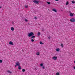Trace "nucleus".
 <instances>
[{
	"mask_svg": "<svg viewBox=\"0 0 75 75\" xmlns=\"http://www.w3.org/2000/svg\"><path fill=\"white\" fill-rule=\"evenodd\" d=\"M52 11H54V12H55V13H57V10L55 9H53Z\"/></svg>",
	"mask_w": 75,
	"mask_h": 75,
	"instance_id": "nucleus-7",
	"label": "nucleus"
},
{
	"mask_svg": "<svg viewBox=\"0 0 75 75\" xmlns=\"http://www.w3.org/2000/svg\"><path fill=\"white\" fill-rule=\"evenodd\" d=\"M12 23L13 24L14 23V22H12Z\"/></svg>",
	"mask_w": 75,
	"mask_h": 75,
	"instance_id": "nucleus-36",
	"label": "nucleus"
},
{
	"mask_svg": "<svg viewBox=\"0 0 75 75\" xmlns=\"http://www.w3.org/2000/svg\"><path fill=\"white\" fill-rule=\"evenodd\" d=\"M25 21L26 22H27V21H28V20L26 19L25 20Z\"/></svg>",
	"mask_w": 75,
	"mask_h": 75,
	"instance_id": "nucleus-27",
	"label": "nucleus"
},
{
	"mask_svg": "<svg viewBox=\"0 0 75 75\" xmlns=\"http://www.w3.org/2000/svg\"><path fill=\"white\" fill-rule=\"evenodd\" d=\"M25 69H22V71H23V72H25Z\"/></svg>",
	"mask_w": 75,
	"mask_h": 75,
	"instance_id": "nucleus-19",
	"label": "nucleus"
},
{
	"mask_svg": "<svg viewBox=\"0 0 75 75\" xmlns=\"http://www.w3.org/2000/svg\"><path fill=\"white\" fill-rule=\"evenodd\" d=\"M74 69L75 70V67H74Z\"/></svg>",
	"mask_w": 75,
	"mask_h": 75,
	"instance_id": "nucleus-33",
	"label": "nucleus"
},
{
	"mask_svg": "<svg viewBox=\"0 0 75 75\" xmlns=\"http://www.w3.org/2000/svg\"><path fill=\"white\" fill-rule=\"evenodd\" d=\"M74 63H75V61H74Z\"/></svg>",
	"mask_w": 75,
	"mask_h": 75,
	"instance_id": "nucleus-38",
	"label": "nucleus"
},
{
	"mask_svg": "<svg viewBox=\"0 0 75 75\" xmlns=\"http://www.w3.org/2000/svg\"><path fill=\"white\" fill-rule=\"evenodd\" d=\"M31 41H32V42H34V39H31Z\"/></svg>",
	"mask_w": 75,
	"mask_h": 75,
	"instance_id": "nucleus-26",
	"label": "nucleus"
},
{
	"mask_svg": "<svg viewBox=\"0 0 75 75\" xmlns=\"http://www.w3.org/2000/svg\"><path fill=\"white\" fill-rule=\"evenodd\" d=\"M40 32H38V36H40Z\"/></svg>",
	"mask_w": 75,
	"mask_h": 75,
	"instance_id": "nucleus-12",
	"label": "nucleus"
},
{
	"mask_svg": "<svg viewBox=\"0 0 75 75\" xmlns=\"http://www.w3.org/2000/svg\"><path fill=\"white\" fill-rule=\"evenodd\" d=\"M16 64L17 66H20V63L18 62H17L16 63Z\"/></svg>",
	"mask_w": 75,
	"mask_h": 75,
	"instance_id": "nucleus-4",
	"label": "nucleus"
},
{
	"mask_svg": "<svg viewBox=\"0 0 75 75\" xmlns=\"http://www.w3.org/2000/svg\"><path fill=\"white\" fill-rule=\"evenodd\" d=\"M70 21H71V22H75V18H72L70 19Z\"/></svg>",
	"mask_w": 75,
	"mask_h": 75,
	"instance_id": "nucleus-3",
	"label": "nucleus"
},
{
	"mask_svg": "<svg viewBox=\"0 0 75 75\" xmlns=\"http://www.w3.org/2000/svg\"><path fill=\"white\" fill-rule=\"evenodd\" d=\"M8 73H10V74H11L12 73L9 70H8L7 71Z\"/></svg>",
	"mask_w": 75,
	"mask_h": 75,
	"instance_id": "nucleus-13",
	"label": "nucleus"
},
{
	"mask_svg": "<svg viewBox=\"0 0 75 75\" xmlns=\"http://www.w3.org/2000/svg\"><path fill=\"white\" fill-rule=\"evenodd\" d=\"M70 16H71V17H72V16H74V14H72V13H70Z\"/></svg>",
	"mask_w": 75,
	"mask_h": 75,
	"instance_id": "nucleus-9",
	"label": "nucleus"
},
{
	"mask_svg": "<svg viewBox=\"0 0 75 75\" xmlns=\"http://www.w3.org/2000/svg\"><path fill=\"white\" fill-rule=\"evenodd\" d=\"M48 40H50V37H48Z\"/></svg>",
	"mask_w": 75,
	"mask_h": 75,
	"instance_id": "nucleus-30",
	"label": "nucleus"
},
{
	"mask_svg": "<svg viewBox=\"0 0 75 75\" xmlns=\"http://www.w3.org/2000/svg\"><path fill=\"white\" fill-rule=\"evenodd\" d=\"M47 3L48 4H51V3H50V2H47Z\"/></svg>",
	"mask_w": 75,
	"mask_h": 75,
	"instance_id": "nucleus-23",
	"label": "nucleus"
},
{
	"mask_svg": "<svg viewBox=\"0 0 75 75\" xmlns=\"http://www.w3.org/2000/svg\"><path fill=\"white\" fill-rule=\"evenodd\" d=\"M56 75H59V73L57 72V73H56Z\"/></svg>",
	"mask_w": 75,
	"mask_h": 75,
	"instance_id": "nucleus-22",
	"label": "nucleus"
},
{
	"mask_svg": "<svg viewBox=\"0 0 75 75\" xmlns=\"http://www.w3.org/2000/svg\"><path fill=\"white\" fill-rule=\"evenodd\" d=\"M36 55H40V53L39 52H38L36 53Z\"/></svg>",
	"mask_w": 75,
	"mask_h": 75,
	"instance_id": "nucleus-16",
	"label": "nucleus"
},
{
	"mask_svg": "<svg viewBox=\"0 0 75 75\" xmlns=\"http://www.w3.org/2000/svg\"><path fill=\"white\" fill-rule=\"evenodd\" d=\"M55 0V1H58V0Z\"/></svg>",
	"mask_w": 75,
	"mask_h": 75,
	"instance_id": "nucleus-35",
	"label": "nucleus"
},
{
	"mask_svg": "<svg viewBox=\"0 0 75 75\" xmlns=\"http://www.w3.org/2000/svg\"><path fill=\"white\" fill-rule=\"evenodd\" d=\"M1 6H0V8H1Z\"/></svg>",
	"mask_w": 75,
	"mask_h": 75,
	"instance_id": "nucleus-37",
	"label": "nucleus"
},
{
	"mask_svg": "<svg viewBox=\"0 0 75 75\" xmlns=\"http://www.w3.org/2000/svg\"><path fill=\"white\" fill-rule=\"evenodd\" d=\"M11 31H13L14 30V28L13 27H11Z\"/></svg>",
	"mask_w": 75,
	"mask_h": 75,
	"instance_id": "nucleus-11",
	"label": "nucleus"
},
{
	"mask_svg": "<svg viewBox=\"0 0 75 75\" xmlns=\"http://www.w3.org/2000/svg\"><path fill=\"white\" fill-rule=\"evenodd\" d=\"M9 44H10V45H13V43L11 42V41H10L9 43Z\"/></svg>",
	"mask_w": 75,
	"mask_h": 75,
	"instance_id": "nucleus-6",
	"label": "nucleus"
},
{
	"mask_svg": "<svg viewBox=\"0 0 75 75\" xmlns=\"http://www.w3.org/2000/svg\"><path fill=\"white\" fill-rule=\"evenodd\" d=\"M53 59H54V60H56L57 59V57H53L52 58Z\"/></svg>",
	"mask_w": 75,
	"mask_h": 75,
	"instance_id": "nucleus-5",
	"label": "nucleus"
},
{
	"mask_svg": "<svg viewBox=\"0 0 75 75\" xmlns=\"http://www.w3.org/2000/svg\"><path fill=\"white\" fill-rule=\"evenodd\" d=\"M69 13H71V11H69Z\"/></svg>",
	"mask_w": 75,
	"mask_h": 75,
	"instance_id": "nucleus-32",
	"label": "nucleus"
},
{
	"mask_svg": "<svg viewBox=\"0 0 75 75\" xmlns=\"http://www.w3.org/2000/svg\"><path fill=\"white\" fill-rule=\"evenodd\" d=\"M59 50H60V49H59V48H57L56 49V51H57L58 52V51H59Z\"/></svg>",
	"mask_w": 75,
	"mask_h": 75,
	"instance_id": "nucleus-8",
	"label": "nucleus"
},
{
	"mask_svg": "<svg viewBox=\"0 0 75 75\" xmlns=\"http://www.w3.org/2000/svg\"><path fill=\"white\" fill-rule=\"evenodd\" d=\"M34 18H35V20H36V19H37V17H34Z\"/></svg>",
	"mask_w": 75,
	"mask_h": 75,
	"instance_id": "nucleus-28",
	"label": "nucleus"
},
{
	"mask_svg": "<svg viewBox=\"0 0 75 75\" xmlns=\"http://www.w3.org/2000/svg\"><path fill=\"white\" fill-rule=\"evenodd\" d=\"M61 46L62 47V48H63L64 47V46H63V44H61Z\"/></svg>",
	"mask_w": 75,
	"mask_h": 75,
	"instance_id": "nucleus-17",
	"label": "nucleus"
},
{
	"mask_svg": "<svg viewBox=\"0 0 75 75\" xmlns=\"http://www.w3.org/2000/svg\"><path fill=\"white\" fill-rule=\"evenodd\" d=\"M34 35V34L33 33V32H30V33H29L28 34V37H31V36H33Z\"/></svg>",
	"mask_w": 75,
	"mask_h": 75,
	"instance_id": "nucleus-1",
	"label": "nucleus"
},
{
	"mask_svg": "<svg viewBox=\"0 0 75 75\" xmlns=\"http://www.w3.org/2000/svg\"><path fill=\"white\" fill-rule=\"evenodd\" d=\"M18 69H21V67H20V66H18Z\"/></svg>",
	"mask_w": 75,
	"mask_h": 75,
	"instance_id": "nucleus-10",
	"label": "nucleus"
},
{
	"mask_svg": "<svg viewBox=\"0 0 75 75\" xmlns=\"http://www.w3.org/2000/svg\"><path fill=\"white\" fill-rule=\"evenodd\" d=\"M69 4V3H68V1H67L66 3V5H68Z\"/></svg>",
	"mask_w": 75,
	"mask_h": 75,
	"instance_id": "nucleus-20",
	"label": "nucleus"
},
{
	"mask_svg": "<svg viewBox=\"0 0 75 75\" xmlns=\"http://www.w3.org/2000/svg\"><path fill=\"white\" fill-rule=\"evenodd\" d=\"M25 8H28V6L25 5Z\"/></svg>",
	"mask_w": 75,
	"mask_h": 75,
	"instance_id": "nucleus-18",
	"label": "nucleus"
},
{
	"mask_svg": "<svg viewBox=\"0 0 75 75\" xmlns=\"http://www.w3.org/2000/svg\"><path fill=\"white\" fill-rule=\"evenodd\" d=\"M42 31H44V29H43L42 30Z\"/></svg>",
	"mask_w": 75,
	"mask_h": 75,
	"instance_id": "nucleus-34",
	"label": "nucleus"
},
{
	"mask_svg": "<svg viewBox=\"0 0 75 75\" xmlns=\"http://www.w3.org/2000/svg\"><path fill=\"white\" fill-rule=\"evenodd\" d=\"M35 36H33L31 37V39H32V38H35Z\"/></svg>",
	"mask_w": 75,
	"mask_h": 75,
	"instance_id": "nucleus-14",
	"label": "nucleus"
},
{
	"mask_svg": "<svg viewBox=\"0 0 75 75\" xmlns=\"http://www.w3.org/2000/svg\"><path fill=\"white\" fill-rule=\"evenodd\" d=\"M33 2L34 3H35V4H38V3H39V1H37L35 0H34Z\"/></svg>",
	"mask_w": 75,
	"mask_h": 75,
	"instance_id": "nucleus-2",
	"label": "nucleus"
},
{
	"mask_svg": "<svg viewBox=\"0 0 75 75\" xmlns=\"http://www.w3.org/2000/svg\"><path fill=\"white\" fill-rule=\"evenodd\" d=\"M72 3L73 4H74V3H75V2L74 1H72Z\"/></svg>",
	"mask_w": 75,
	"mask_h": 75,
	"instance_id": "nucleus-25",
	"label": "nucleus"
},
{
	"mask_svg": "<svg viewBox=\"0 0 75 75\" xmlns=\"http://www.w3.org/2000/svg\"><path fill=\"white\" fill-rule=\"evenodd\" d=\"M3 61L1 60H0V63H2Z\"/></svg>",
	"mask_w": 75,
	"mask_h": 75,
	"instance_id": "nucleus-24",
	"label": "nucleus"
},
{
	"mask_svg": "<svg viewBox=\"0 0 75 75\" xmlns=\"http://www.w3.org/2000/svg\"><path fill=\"white\" fill-rule=\"evenodd\" d=\"M62 11V10H61Z\"/></svg>",
	"mask_w": 75,
	"mask_h": 75,
	"instance_id": "nucleus-39",
	"label": "nucleus"
},
{
	"mask_svg": "<svg viewBox=\"0 0 75 75\" xmlns=\"http://www.w3.org/2000/svg\"><path fill=\"white\" fill-rule=\"evenodd\" d=\"M40 44L43 45V44H44V43L40 41Z\"/></svg>",
	"mask_w": 75,
	"mask_h": 75,
	"instance_id": "nucleus-15",
	"label": "nucleus"
},
{
	"mask_svg": "<svg viewBox=\"0 0 75 75\" xmlns=\"http://www.w3.org/2000/svg\"><path fill=\"white\" fill-rule=\"evenodd\" d=\"M40 67H42L43 66V64L42 63L40 64Z\"/></svg>",
	"mask_w": 75,
	"mask_h": 75,
	"instance_id": "nucleus-21",
	"label": "nucleus"
},
{
	"mask_svg": "<svg viewBox=\"0 0 75 75\" xmlns=\"http://www.w3.org/2000/svg\"><path fill=\"white\" fill-rule=\"evenodd\" d=\"M42 68L43 69H44V68H45V67H44V66H43Z\"/></svg>",
	"mask_w": 75,
	"mask_h": 75,
	"instance_id": "nucleus-29",
	"label": "nucleus"
},
{
	"mask_svg": "<svg viewBox=\"0 0 75 75\" xmlns=\"http://www.w3.org/2000/svg\"><path fill=\"white\" fill-rule=\"evenodd\" d=\"M17 64H16V65H15V67H17Z\"/></svg>",
	"mask_w": 75,
	"mask_h": 75,
	"instance_id": "nucleus-31",
	"label": "nucleus"
}]
</instances>
